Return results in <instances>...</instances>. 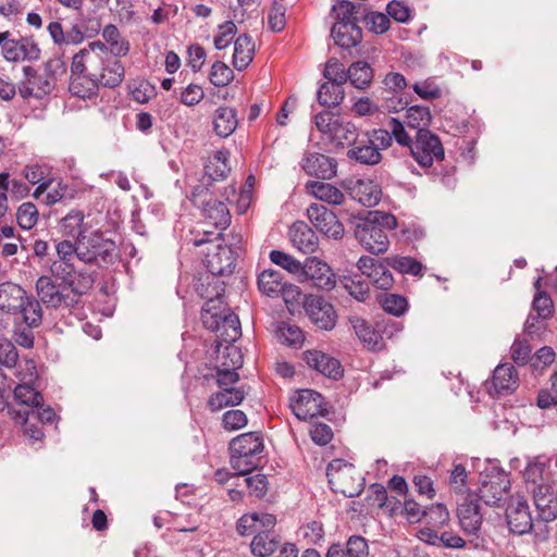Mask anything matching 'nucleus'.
Returning a JSON list of instances; mask_svg holds the SVG:
<instances>
[{
    "label": "nucleus",
    "instance_id": "nucleus-1",
    "mask_svg": "<svg viewBox=\"0 0 557 557\" xmlns=\"http://www.w3.org/2000/svg\"><path fill=\"white\" fill-rule=\"evenodd\" d=\"M397 227V219L389 213L375 211L362 224H358L355 231L356 238L370 253L380 255L389 247L386 230Z\"/></svg>",
    "mask_w": 557,
    "mask_h": 557
},
{
    "label": "nucleus",
    "instance_id": "nucleus-2",
    "mask_svg": "<svg viewBox=\"0 0 557 557\" xmlns=\"http://www.w3.org/2000/svg\"><path fill=\"white\" fill-rule=\"evenodd\" d=\"M263 449L259 433L249 432L238 435L230 443L231 466L238 475H247L257 467L256 456Z\"/></svg>",
    "mask_w": 557,
    "mask_h": 557
},
{
    "label": "nucleus",
    "instance_id": "nucleus-3",
    "mask_svg": "<svg viewBox=\"0 0 557 557\" xmlns=\"http://www.w3.org/2000/svg\"><path fill=\"white\" fill-rule=\"evenodd\" d=\"M116 245L100 231L82 236L78 240V260L99 267L112 264L116 257Z\"/></svg>",
    "mask_w": 557,
    "mask_h": 557
},
{
    "label": "nucleus",
    "instance_id": "nucleus-4",
    "mask_svg": "<svg viewBox=\"0 0 557 557\" xmlns=\"http://www.w3.org/2000/svg\"><path fill=\"white\" fill-rule=\"evenodd\" d=\"M326 475L331 488L346 497L358 496L363 490V479L357 469L341 459L329 463Z\"/></svg>",
    "mask_w": 557,
    "mask_h": 557
},
{
    "label": "nucleus",
    "instance_id": "nucleus-5",
    "mask_svg": "<svg viewBox=\"0 0 557 557\" xmlns=\"http://www.w3.org/2000/svg\"><path fill=\"white\" fill-rule=\"evenodd\" d=\"M50 274L54 281H60L63 288L69 289L78 298L87 294L95 283V276L91 272L84 269L76 270L74 264L69 262L52 261Z\"/></svg>",
    "mask_w": 557,
    "mask_h": 557
},
{
    "label": "nucleus",
    "instance_id": "nucleus-6",
    "mask_svg": "<svg viewBox=\"0 0 557 557\" xmlns=\"http://www.w3.org/2000/svg\"><path fill=\"white\" fill-rule=\"evenodd\" d=\"M509 490V475L494 468L481 475L479 498L487 506L503 507L508 498Z\"/></svg>",
    "mask_w": 557,
    "mask_h": 557
},
{
    "label": "nucleus",
    "instance_id": "nucleus-7",
    "mask_svg": "<svg viewBox=\"0 0 557 557\" xmlns=\"http://www.w3.org/2000/svg\"><path fill=\"white\" fill-rule=\"evenodd\" d=\"M225 292V283L221 280L207 282L201 296L207 299L201 310V320L206 329L214 331L219 327L221 317L227 314L228 309L224 307L222 297Z\"/></svg>",
    "mask_w": 557,
    "mask_h": 557
},
{
    "label": "nucleus",
    "instance_id": "nucleus-8",
    "mask_svg": "<svg viewBox=\"0 0 557 557\" xmlns=\"http://www.w3.org/2000/svg\"><path fill=\"white\" fill-rule=\"evenodd\" d=\"M36 294L38 300L47 308L58 309L62 306L73 308L78 305L81 298L71 292L66 293V288L58 285L49 275H41L36 281Z\"/></svg>",
    "mask_w": 557,
    "mask_h": 557
},
{
    "label": "nucleus",
    "instance_id": "nucleus-9",
    "mask_svg": "<svg viewBox=\"0 0 557 557\" xmlns=\"http://www.w3.org/2000/svg\"><path fill=\"white\" fill-rule=\"evenodd\" d=\"M409 150L418 164L423 168H430L434 161H443L445 157L442 141L430 129L417 132Z\"/></svg>",
    "mask_w": 557,
    "mask_h": 557
},
{
    "label": "nucleus",
    "instance_id": "nucleus-10",
    "mask_svg": "<svg viewBox=\"0 0 557 557\" xmlns=\"http://www.w3.org/2000/svg\"><path fill=\"white\" fill-rule=\"evenodd\" d=\"M235 255L228 246L215 245L206 253L205 264L211 274L207 282H215L219 276L230 275L235 269Z\"/></svg>",
    "mask_w": 557,
    "mask_h": 557
},
{
    "label": "nucleus",
    "instance_id": "nucleus-11",
    "mask_svg": "<svg viewBox=\"0 0 557 557\" xmlns=\"http://www.w3.org/2000/svg\"><path fill=\"white\" fill-rule=\"evenodd\" d=\"M310 321L320 330L330 331L336 324V312L332 304L317 295H308L304 301Z\"/></svg>",
    "mask_w": 557,
    "mask_h": 557
},
{
    "label": "nucleus",
    "instance_id": "nucleus-12",
    "mask_svg": "<svg viewBox=\"0 0 557 557\" xmlns=\"http://www.w3.org/2000/svg\"><path fill=\"white\" fill-rule=\"evenodd\" d=\"M299 281L311 282L315 287L325 290H331L336 285L335 274L330 265L315 257L308 258L302 264Z\"/></svg>",
    "mask_w": 557,
    "mask_h": 557
},
{
    "label": "nucleus",
    "instance_id": "nucleus-13",
    "mask_svg": "<svg viewBox=\"0 0 557 557\" xmlns=\"http://www.w3.org/2000/svg\"><path fill=\"white\" fill-rule=\"evenodd\" d=\"M307 215L317 230L327 237L337 239L344 234V226L334 212L320 203H312L307 209Z\"/></svg>",
    "mask_w": 557,
    "mask_h": 557
},
{
    "label": "nucleus",
    "instance_id": "nucleus-14",
    "mask_svg": "<svg viewBox=\"0 0 557 557\" xmlns=\"http://www.w3.org/2000/svg\"><path fill=\"white\" fill-rule=\"evenodd\" d=\"M507 523L512 533L525 534L533 527V520L524 497L513 496L506 508Z\"/></svg>",
    "mask_w": 557,
    "mask_h": 557
},
{
    "label": "nucleus",
    "instance_id": "nucleus-15",
    "mask_svg": "<svg viewBox=\"0 0 557 557\" xmlns=\"http://www.w3.org/2000/svg\"><path fill=\"white\" fill-rule=\"evenodd\" d=\"M322 396L312 389H302L290 400V408L299 420H308L321 412Z\"/></svg>",
    "mask_w": 557,
    "mask_h": 557
},
{
    "label": "nucleus",
    "instance_id": "nucleus-16",
    "mask_svg": "<svg viewBox=\"0 0 557 557\" xmlns=\"http://www.w3.org/2000/svg\"><path fill=\"white\" fill-rule=\"evenodd\" d=\"M534 505L539 511V516L542 520L549 521L555 519L557 512V500L555 498V492L548 480L535 484L533 490Z\"/></svg>",
    "mask_w": 557,
    "mask_h": 557
},
{
    "label": "nucleus",
    "instance_id": "nucleus-17",
    "mask_svg": "<svg viewBox=\"0 0 557 557\" xmlns=\"http://www.w3.org/2000/svg\"><path fill=\"white\" fill-rule=\"evenodd\" d=\"M349 323L362 345L371 351H381L385 347L383 336L375 327L367 320L358 317H349Z\"/></svg>",
    "mask_w": 557,
    "mask_h": 557
},
{
    "label": "nucleus",
    "instance_id": "nucleus-18",
    "mask_svg": "<svg viewBox=\"0 0 557 557\" xmlns=\"http://www.w3.org/2000/svg\"><path fill=\"white\" fill-rule=\"evenodd\" d=\"M302 169L310 176L331 180L336 175L337 163L325 154L309 152L302 160Z\"/></svg>",
    "mask_w": 557,
    "mask_h": 557
},
{
    "label": "nucleus",
    "instance_id": "nucleus-19",
    "mask_svg": "<svg viewBox=\"0 0 557 557\" xmlns=\"http://www.w3.org/2000/svg\"><path fill=\"white\" fill-rule=\"evenodd\" d=\"M306 363L323 375L337 380L343 375L339 361L320 350H308L304 354Z\"/></svg>",
    "mask_w": 557,
    "mask_h": 557
},
{
    "label": "nucleus",
    "instance_id": "nucleus-20",
    "mask_svg": "<svg viewBox=\"0 0 557 557\" xmlns=\"http://www.w3.org/2000/svg\"><path fill=\"white\" fill-rule=\"evenodd\" d=\"M519 386V376L516 368L510 363L498 364L492 376L488 393L492 395L510 393Z\"/></svg>",
    "mask_w": 557,
    "mask_h": 557
},
{
    "label": "nucleus",
    "instance_id": "nucleus-21",
    "mask_svg": "<svg viewBox=\"0 0 557 557\" xmlns=\"http://www.w3.org/2000/svg\"><path fill=\"white\" fill-rule=\"evenodd\" d=\"M347 158L364 165H375L381 162L380 148L370 138L356 140L347 151Z\"/></svg>",
    "mask_w": 557,
    "mask_h": 557
},
{
    "label": "nucleus",
    "instance_id": "nucleus-22",
    "mask_svg": "<svg viewBox=\"0 0 557 557\" xmlns=\"http://www.w3.org/2000/svg\"><path fill=\"white\" fill-rule=\"evenodd\" d=\"M97 71L98 84L104 87H116L124 78V66L120 60L113 57H109L106 60L101 58Z\"/></svg>",
    "mask_w": 557,
    "mask_h": 557
},
{
    "label": "nucleus",
    "instance_id": "nucleus-23",
    "mask_svg": "<svg viewBox=\"0 0 557 557\" xmlns=\"http://www.w3.org/2000/svg\"><path fill=\"white\" fill-rule=\"evenodd\" d=\"M458 519L466 534L476 535L482 524V515L478 500H466L458 507Z\"/></svg>",
    "mask_w": 557,
    "mask_h": 557
},
{
    "label": "nucleus",
    "instance_id": "nucleus-24",
    "mask_svg": "<svg viewBox=\"0 0 557 557\" xmlns=\"http://www.w3.org/2000/svg\"><path fill=\"white\" fill-rule=\"evenodd\" d=\"M202 215L208 224L215 228L225 230L231 223V214L227 206L218 199L209 198L202 202Z\"/></svg>",
    "mask_w": 557,
    "mask_h": 557
},
{
    "label": "nucleus",
    "instance_id": "nucleus-25",
    "mask_svg": "<svg viewBox=\"0 0 557 557\" xmlns=\"http://www.w3.org/2000/svg\"><path fill=\"white\" fill-rule=\"evenodd\" d=\"M26 297V292L20 285L12 282L0 284V309L2 311L17 313Z\"/></svg>",
    "mask_w": 557,
    "mask_h": 557
},
{
    "label": "nucleus",
    "instance_id": "nucleus-26",
    "mask_svg": "<svg viewBox=\"0 0 557 557\" xmlns=\"http://www.w3.org/2000/svg\"><path fill=\"white\" fill-rule=\"evenodd\" d=\"M99 88L98 71H90L88 74L74 75L69 85L70 92L81 99H90L97 96Z\"/></svg>",
    "mask_w": 557,
    "mask_h": 557
},
{
    "label": "nucleus",
    "instance_id": "nucleus-27",
    "mask_svg": "<svg viewBox=\"0 0 557 557\" xmlns=\"http://www.w3.org/2000/svg\"><path fill=\"white\" fill-rule=\"evenodd\" d=\"M331 35L337 46L347 50L357 47L362 40V30L358 24L334 23Z\"/></svg>",
    "mask_w": 557,
    "mask_h": 557
},
{
    "label": "nucleus",
    "instance_id": "nucleus-28",
    "mask_svg": "<svg viewBox=\"0 0 557 557\" xmlns=\"http://www.w3.org/2000/svg\"><path fill=\"white\" fill-rule=\"evenodd\" d=\"M289 237L293 246L305 253L313 252L318 246L315 233L305 222H295Z\"/></svg>",
    "mask_w": 557,
    "mask_h": 557
},
{
    "label": "nucleus",
    "instance_id": "nucleus-29",
    "mask_svg": "<svg viewBox=\"0 0 557 557\" xmlns=\"http://www.w3.org/2000/svg\"><path fill=\"white\" fill-rule=\"evenodd\" d=\"M367 8L358 2H351L348 0H341L332 9V15L335 23H351L358 24L364 15Z\"/></svg>",
    "mask_w": 557,
    "mask_h": 557
},
{
    "label": "nucleus",
    "instance_id": "nucleus-30",
    "mask_svg": "<svg viewBox=\"0 0 557 557\" xmlns=\"http://www.w3.org/2000/svg\"><path fill=\"white\" fill-rule=\"evenodd\" d=\"M306 189L318 200L330 205H342L345 200L344 193L330 183L309 181L306 184Z\"/></svg>",
    "mask_w": 557,
    "mask_h": 557
},
{
    "label": "nucleus",
    "instance_id": "nucleus-31",
    "mask_svg": "<svg viewBox=\"0 0 557 557\" xmlns=\"http://www.w3.org/2000/svg\"><path fill=\"white\" fill-rule=\"evenodd\" d=\"M255 44L248 34L239 35L234 42L233 65L236 70H245L253 60Z\"/></svg>",
    "mask_w": 557,
    "mask_h": 557
},
{
    "label": "nucleus",
    "instance_id": "nucleus-32",
    "mask_svg": "<svg viewBox=\"0 0 557 557\" xmlns=\"http://www.w3.org/2000/svg\"><path fill=\"white\" fill-rule=\"evenodd\" d=\"M84 218V213L79 210L70 211L60 220L59 223V228L62 235L67 238L79 240L82 236L86 235Z\"/></svg>",
    "mask_w": 557,
    "mask_h": 557
},
{
    "label": "nucleus",
    "instance_id": "nucleus-33",
    "mask_svg": "<svg viewBox=\"0 0 557 557\" xmlns=\"http://www.w3.org/2000/svg\"><path fill=\"white\" fill-rule=\"evenodd\" d=\"M374 72L371 65L364 61H357L349 65L347 82L357 89L364 90L370 87Z\"/></svg>",
    "mask_w": 557,
    "mask_h": 557
},
{
    "label": "nucleus",
    "instance_id": "nucleus-34",
    "mask_svg": "<svg viewBox=\"0 0 557 557\" xmlns=\"http://www.w3.org/2000/svg\"><path fill=\"white\" fill-rule=\"evenodd\" d=\"M284 287L283 274L280 271L269 269L258 276L259 290L269 297L278 296L284 290Z\"/></svg>",
    "mask_w": 557,
    "mask_h": 557
},
{
    "label": "nucleus",
    "instance_id": "nucleus-35",
    "mask_svg": "<svg viewBox=\"0 0 557 557\" xmlns=\"http://www.w3.org/2000/svg\"><path fill=\"white\" fill-rule=\"evenodd\" d=\"M214 132L220 137H227L237 127V117L234 109L221 107L215 111L213 119Z\"/></svg>",
    "mask_w": 557,
    "mask_h": 557
},
{
    "label": "nucleus",
    "instance_id": "nucleus-36",
    "mask_svg": "<svg viewBox=\"0 0 557 557\" xmlns=\"http://www.w3.org/2000/svg\"><path fill=\"white\" fill-rule=\"evenodd\" d=\"M101 57L98 53H92L90 50L81 49L74 54L71 64L72 76L88 74L90 71L98 70Z\"/></svg>",
    "mask_w": 557,
    "mask_h": 557
},
{
    "label": "nucleus",
    "instance_id": "nucleus-37",
    "mask_svg": "<svg viewBox=\"0 0 557 557\" xmlns=\"http://www.w3.org/2000/svg\"><path fill=\"white\" fill-rule=\"evenodd\" d=\"M330 139L337 146L344 147L347 145L351 147L358 139V128L352 122L338 119Z\"/></svg>",
    "mask_w": 557,
    "mask_h": 557
},
{
    "label": "nucleus",
    "instance_id": "nucleus-38",
    "mask_svg": "<svg viewBox=\"0 0 557 557\" xmlns=\"http://www.w3.org/2000/svg\"><path fill=\"white\" fill-rule=\"evenodd\" d=\"M213 332L220 333V338L225 344H232L242 335V327L238 317L235 313L227 312L221 317L219 327Z\"/></svg>",
    "mask_w": 557,
    "mask_h": 557
},
{
    "label": "nucleus",
    "instance_id": "nucleus-39",
    "mask_svg": "<svg viewBox=\"0 0 557 557\" xmlns=\"http://www.w3.org/2000/svg\"><path fill=\"white\" fill-rule=\"evenodd\" d=\"M280 541L270 531H259L255 535L250 548L251 553L258 557H267L272 555L278 547Z\"/></svg>",
    "mask_w": 557,
    "mask_h": 557
},
{
    "label": "nucleus",
    "instance_id": "nucleus-40",
    "mask_svg": "<svg viewBox=\"0 0 557 557\" xmlns=\"http://www.w3.org/2000/svg\"><path fill=\"white\" fill-rule=\"evenodd\" d=\"M317 98L321 106L335 108L339 106L345 98L343 85L325 82L319 87Z\"/></svg>",
    "mask_w": 557,
    "mask_h": 557
},
{
    "label": "nucleus",
    "instance_id": "nucleus-41",
    "mask_svg": "<svg viewBox=\"0 0 557 557\" xmlns=\"http://www.w3.org/2000/svg\"><path fill=\"white\" fill-rule=\"evenodd\" d=\"M405 123L408 127L421 132L422 129H429L432 121V114L430 109L425 106H412L406 111Z\"/></svg>",
    "mask_w": 557,
    "mask_h": 557
},
{
    "label": "nucleus",
    "instance_id": "nucleus-42",
    "mask_svg": "<svg viewBox=\"0 0 557 557\" xmlns=\"http://www.w3.org/2000/svg\"><path fill=\"white\" fill-rule=\"evenodd\" d=\"M227 159V151L220 150L214 152V154L210 158L209 163L205 168L208 182L226 177L231 171Z\"/></svg>",
    "mask_w": 557,
    "mask_h": 557
},
{
    "label": "nucleus",
    "instance_id": "nucleus-43",
    "mask_svg": "<svg viewBox=\"0 0 557 557\" xmlns=\"http://www.w3.org/2000/svg\"><path fill=\"white\" fill-rule=\"evenodd\" d=\"M102 37L110 46V53L114 57L126 55L129 51L128 42L122 39L121 33L115 25L109 24L104 26L102 29Z\"/></svg>",
    "mask_w": 557,
    "mask_h": 557
},
{
    "label": "nucleus",
    "instance_id": "nucleus-44",
    "mask_svg": "<svg viewBox=\"0 0 557 557\" xmlns=\"http://www.w3.org/2000/svg\"><path fill=\"white\" fill-rule=\"evenodd\" d=\"M41 302L34 297H26L23 306L18 310L22 313L24 322L29 327H37L42 321Z\"/></svg>",
    "mask_w": 557,
    "mask_h": 557
},
{
    "label": "nucleus",
    "instance_id": "nucleus-45",
    "mask_svg": "<svg viewBox=\"0 0 557 557\" xmlns=\"http://www.w3.org/2000/svg\"><path fill=\"white\" fill-rule=\"evenodd\" d=\"M387 264L403 274L421 275L423 265L412 257L394 256L386 259Z\"/></svg>",
    "mask_w": 557,
    "mask_h": 557
},
{
    "label": "nucleus",
    "instance_id": "nucleus-46",
    "mask_svg": "<svg viewBox=\"0 0 557 557\" xmlns=\"http://www.w3.org/2000/svg\"><path fill=\"white\" fill-rule=\"evenodd\" d=\"M14 398L20 404L32 408H39L44 401L42 395L29 384H18L14 388Z\"/></svg>",
    "mask_w": 557,
    "mask_h": 557
},
{
    "label": "nucleus",
    "instance_id": "nucleus-47",
    "mask_svg": "<svg viewBox=\"0 0 557 557\" xmlns=\"http://www.w3.org/2000/svg\"><path fill=\"white\" fill-rule=\"evenodd\" d=\"M38 209L33 202L22 203L16 212V221L20 227L32 230L38 222Z\"/></svg>",
    "mask_w": 557,
    "mask_h": 557
},
{
    "label": "nucleus",
    "instance_id": "nucleus-48",
    "mask_svg": "<svg viewBox=\"0 0 557 557\" xmlns=\"http://www.w3.org/2000/svg\"><path fill=\"white\" fill-rule=\"evenodd\" d=\"M323 75L326 83L344 85L347 83L348 69L346 70L343 63L332 58L326 62Z\"/></svg>",
    "mask_w": 557,
    "mask_h": 557
},
{
    "label": "nucleus",
    "instance_id": "nucleus-49",
    "mask_svg": "<svg viewBox=\"0 0 557 557\" xmlns=\"http://www.w3.org/2000/svg\"><path fill=\"white\" fill-rule=\"evenodd\" d=\"M270 260L276 265H280L281 268L285 269L289 273L298 276L300 275V272L302 270V264L300 261L296 260L290 255L283 252L281 250H272L270 252Z\"/></svg>",
    "mask_w": 557,
    "mask_h": 557
},
{
    "label": "nucleus",
    "instance_id": "nucleus-50",
    "mask_svg": "<svg viewBox=\"0 0 557 557\" xmlns=\"http://www.w3.org/2000/svg\"><path fill=\"white\" fill-rule=\"evenodd\" d=\"M0 50L2 57L10 62H18V40L13 38L12 34L7 30L0 33Z\"/></svg>",
    "mask_w": 557,
    "mask_h": 557
},
{
    "label": "nucleus",
    "instance_id": "nucleus-51",
    "mask_svg": "<svg viewBox=\"0 0 557 557\" xmlns=\"http://www.w3.org/2000/svg\"><path fill=\"white\" fill-rule=\"evenodd\" d=\"M234 78L233 71L222 61H215L212 64L209 79L218 87L226 86Z\"/></svg>",
    "mask_w": 557,
    "mask_h": 557
},
{
    "label": "nucleus",
    "instance_id": "nucleus-52",
    "mask_svg": "<svg viewBox=\"0 0 557 557\" xmlns=\"http://www.w3.org/2000/svg\"><path fill=\"white\" fill-rule=\"evenodd\" d=\"M426 524L435 529H442L449 521V512L443 504L432 505L424 515Z\"/></svg>",
    "mask_w": 557,
    "mask_h": 557
},
{
    "label": "nucleus",
    "instance_id": "nucleus-53",
    "mask_svg": "<svg viewBox=\"0 0 557 557\" xmlns=\"http://www.w3.org/2000/svg\"><path fill=\"white\" fill-rule=\"evenodd\" d=\"M18 360V352L14 344L8 339H0V370L13 369Z\"/></svg>",
    "mask_w": 557,
    "mask_h": 557
},
{
    "label": "nucleus",
    "instance_id": "nucleus-54",
    "mask_svg": "<svg viewBox=\"0 0 557 557\" xmlns=\"http://www.w3.org/2000/svg\"><path fill=\"white\" fill-rule=\"evenodd\" d=\"M362 20L366 22L369 29L375 34H383L389 28V17L383 13L370 12L364 13Z\"/></svg>",
    "mask_w": 557,
    "mask_h": 557
},
{
    "label": "nucleus",
    "instance_id": "nucleus-55",
    "mask_svg": "<svg viewBox=\"0 0 557 557\" xmlns=\"http://www.w3.org/2000/svg\"><path fill=\"white\" fill-rule=\"evenodd\" d=\"M58 259L55 261L72 263L74 258L78 259V240L63 239L55 246Z\"/></svg>",
    "mask_w": 557,
    "mask_h": 557
},
{
    "label": "nucleus",
    "instance_id": "nucleus-56",
    "mask_svg": "<svg viewBox=\"0 0 557 557\" xmlns=\"http://www.w3.org/2000/svg\"><path fill=\"white\" fill-rule=\"evenodd\" d=\"M511 359L518 366H524L531 360L532 348L524 339L517 338L510 348Z\"/></svg>",
    "mask_w": 557,
    "mask_h": 557
},
{
    "label": "nucleus",
    "instance_id": "nucleus-57",
    "mask_svg": "<svg viewBox=\"0 0 557 557\" xmlns=\"http://www.w3.org/2000/svg\"><path fill=\"white\" fill-rule=\"evenodd\" d=\"M382 307L387 313L399 317L407 310L408 302L407 299L400 295L388 294L383 299Z\"/></svg>",
    "mask_w": 557,
    "mask_h": 557
},
{
    "label": "nucleus",
    "instance_id": "nucleus-58",
    "mask_svg": "<svg viewBox=\"0 0 557 557\" xmlns=\"http://www.w3.org/2000/svg\"><path fill=\"white\" fill-rule=\"evenodd\" d=\"M346 554L348 557H368L369 545L361 535H351L346 542Z\"/></svg>",
    "mask_w": 557,
    "mask_h": 557
},
{
    "label": "nucleus",
    "instance_id": "nucleus-59",
    "mask_svg": "<svg viewBox=\"0 0 557 557\" xmlns=\"http://www.w3.org/2000/svg\"><path fill=\"white\" fill-rule=\"evenodd\" d=\"M412 89L423 100H434L442 96L441 88L431 79L414 83Z\"/></svg>",
    "mask_w": 557,
    "mask_h": 557
},
{
    "label": "nucleus",
    "instance_id": "nucleus-60",
    "mask_svg": "<svg viewBox=\"0 0 557 557\" xmlns=\"http://www.w3.org/2000/svg\"><path fill=\"white\" fill-rule=\"evenodd\" d=\"M408 104V100L404 98L403 92H382V109L388 113H396L404 110Z\"/></svg>",
    "mask_w": 557,
    "mask_h": 557
},
{
    "label": "nucleus",
    "instance_id": "nucleus-61",
    "mask_svg": "<svg viewBox=\"0 0 557 557\" xmlns=\"http://www.w3.org/2000/svg\"><path fill=\"white\" fill-rule=\"evenodd\" d=\"M237 32L236 25L227 21L219 26V34L214 37V47L218 50L225 49L233 40Z\"/></svg>",
    "mask_w": 557,
    "mask_h": 557
},
{
    "label": "nucleus",
    "instance_id": "nucleus-62",
    "mask_svg": "<svg viewBox=\"0 0 557 557\" xmlns=\"http://www.w3.org/2000/svg\"><path fill=\"white\" fill-rule=\"evenodd\" d=\"M18 50L20 61H36L40 58L41 53L38 45L28 37H22L18 39Z\"/></svg>",
    "mask_w": 557,
    "mask_h": 557
},
{
    "label": "nucleus",
    "instance_id": "nucleus-63",
    "mask_svg": "<svg viewBox=\"0 0 557 557\" xmlns=\"http://www.w3.org/2000/svg\"><path fill=\"white\" fill-rule=\"evenodd\" d=\"M407 85L403 74L397 72L387 73L383 79V94L404 92Z\"/></svg>",
    "mask_w": 557,
    "mask_h": 557
},
{
    "label": "nucleus",
    "instance_id": "nucleus-64",
    "mask_svg": "<svg viewBox=\"0 0 557 557\" xmlns=\"http://www.w3.org/2000/svg\"><path fill=\"white\" fill-rule=\"evenodd\" d=\"M278 338L283 344L296 346L304 342V333L296 325H283L278 330Z\"/></svg>",
    "mask_w": 557,
    "mask_h": 557
}]
</instances>
